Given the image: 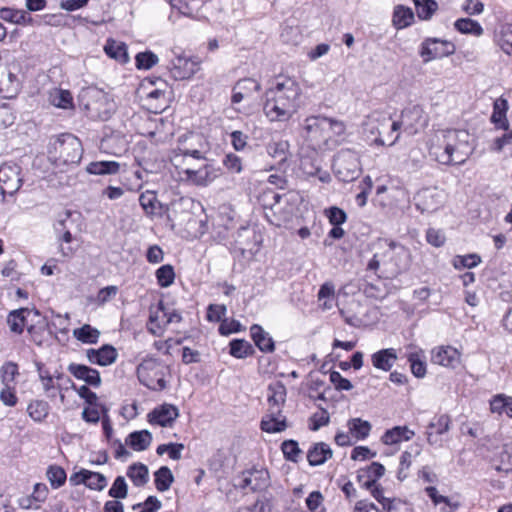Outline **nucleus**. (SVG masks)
<instances>
[{
  "label": "nucleus",
  "mask_w": 512,
  "mask_h": 512,
  "mask_svg": "<svg viewBox=\"0 0 512 512\" xmlns=\"http://www.w3.org/2000/svg\"><path fill=\"white\" fill-rule=\"evenodd\" d=\"M426 240L435 247H441L444 245L446 238L441 230L429 228L426 232Z\"/></svg>",
  "instance_id": "obj_60"
},
{
  "label": "nucleus",
  "mask_w": 512,
  "mask_h": 512,
  "mask_svg": "<svg viewBox=\"0 0 512 512\" xmlns=\"http://www.w3.org/2000/svg\"><path fill=\"white\" fill-rule=\"evenodd\" d=\"M391 117L383 112L374 111L364 123L365 130L372 135H377L374 143L377 145H385L386 142L381 137L388 129L391 130Z\"/></svg>",
  "instance_id": "obj_12"
},
{
  "label": "nucleus",
  "mask_w": 512,
  "mask_h": 512,
  "mask_svg": "<svg viewBox=\"0 0 512 512\" xmlns=\"http://www.w3.org/2000/svg\"><path fill=\"white\" fill-rule=\"evenodd\" d=\"M27 412L34 421L41 422L49 413V404L44 400H34L28 405Z\"/></svg>",
  "instance_id": "obj_42"
},
{
  "label": "nucleus",
  "mask_w": 512,
  "mask_h": 512,
  "mask_svg": "<svg viewBox=\"0 0 512 512\" xmlns=\"http://www.w3.org/2000/svg\"><path fill=\"white\" fill-rule=\"evenodd\" d=\"M302 89L288 76H278L274 85L266 90L264 113L271 121H287L299 109Z\"/></svg>",
  "instance_id": "obj_1"
},
{
  "label": "nucleus",
  "mask_w": 512,
  "mask_h": 512,
  "mask_svg": "<svg viewBox=\"0 0 512 512\" xmlns=\"http://www.w3.org/2000/svg\"><path fill=\"white\" fill-rule=\"evenodd\" d=\"M117 351L111 345H103L99 349H88L87 358L90 363L100 366H108L114 363L117 359Z\"/></svg>",
  "instance_id": "obj_19"
},
{
  "label": "nucleus",
  "mask_w": 512,
  "mask_h": 512,
  "mask_svg": "<svg viewBox=\"0 0 512 512\" xmlns=\"http://www.w3.org/2000/svg\"><path fill=\"white\" fill-rule=\"evenodd\" d=\"M481 262V257L478 254L472 253L467 255H457L454 257L452 264L455 269L460 270L463 268H474Z\"/></svg>",
  "instance_id": "obj_45"
},
{
  "label": "nucleus",
  "mask_w": 512,
  "mask_h": 512,
  "mask_svg": "<svg viewBox=\"0 0 512 512\" xmlns=\"http://www.w3.org/2000/svg\"><path fill=\"white\" fill-rule=\"evenodd\" d=\"M138 69L148 70L158 62V56L151 51L140 52L135 57Z\"/></svg>",
  "instance_id": "obj_50"
},
{
  "label": "nucleus",
  "mask_w": 512,
  "mask_h": 512,
  "mask_svg": "<svg viewBox=\"0 0 512 512\" xmlns=\"http://www.w3.org/2000/svg\"><path fill=\"white\" fill-rule=\"evenodd\" d=\"M21 90V82L17 75L8 71L0 76V97L4 99L15 98Z\"/></svg>",
  "instance_id": "obj_21"
},
{
  "label": "nucleus",
  "mask_w": 512,
  "mask_h": 512,
  "mask_svg": "<svg viewBox=\"0 0 512 512\" xmlns=\"http://www.w3.org/2000/svg\"><path fill=\"white\" fill-rule=\"evenodd\" d=\"M120 170L116 161H95L86 166V171L92 175H115Z\"/></svg>",
  "instance_id": "obj_29"
},
{
  "label": "nucleus",
  "mask_w": 512,
  "mask_h": 512,
  "mask_svg": "<svg viewBox=\"0 0 512 512\" xmlns=\"http://www.w3.org/2000/svg\"><path fill=\"white\" fill-rule=\"evenodd\" d=\"M167 370V367H165L162 363H160L158 360L149 358L143 360L139 366L137 367V374L139 379H146L147 382L151 383V379L149 378V375L154 374V376H157V373L164 372Z\"/></svg>",
  "instance_id": "obj_28"
},
{
  "label": "nucleus",
  "mask_w": 512,
  "mask_h": 512,
  "mask_svg": "<svg viewBox=\"0 0 512 512\" xmlns=\"http://www.w3.org/2000/svg\"><path fill=\"white\" fill-rule=\"evenodd\" d=\"M151 442L152 434L148 430L132 432L126 440V443L135 451L146 450Z\"/></svg>",
  "instance_id": "obj_31"
},
{
  "label": "nucleus",
  "mask_w": 512,
  "mask_h": 512,
  "mask_svg": "<svg viewBox=\"0 0 512 512\" xmlns=\"http://www.w3.org/2000/svg\"><path fill=\"white\" fill-rule=\"evenodd\" d=\"M388 249L384 252V257L389 258V264L393 266L394 273H400L405 270L409 264V251L400 243L395 241L387 242Z\"/></svg>",
  "instance_id": "obj_13"
},
{
  "label": "nucleus",
  "mask_w": 512,
  "mask_h": 512,
  "mask_svg": "<svg viewBox=\"0 0 512 512\" xmlns=\"http://www.w3.org/2000/svg\"><path fill=\"white\" fill-rule=\"evenodd\" d=\"M451 419L448 415L443 414L435 417L428 425L426 435L427 441L430 445L441 446V441L437 435H442L449 431Z\"/></svg>",
  "instance_id": "obj_18"
},
{
  "label": "nucleus",
  "mask_w": 512,
  "mask_h": 512,
  "mask_svg": "<svg viewBox=\"0 0 512 512\" xmlns=\"http://www.w3.org/2000/svg\"><path fill=\"white\" fill-rule=\"evenodd\" d=\"M289 142L286 140H278V141H272L270 142L266 149L267 153L275 158L278 159L280 162L286 160L287 152L289 150Z\"/></svg>",
  "instance_id": "obj_43"
},
{
  "label": "nucleus",
  "mask_w": 512,
  "mask_h": 512,
  "mask_svg": "<svg viewBox=\"0 0 512 512\" xmlns=\"http://www.w3.org/2000/svg\"><path fill=\"white\" fill-rule=\"evenodd\" d=\"M68 371L75 378L85 381L90 386L99 387L101 385V377L96 369L86 365L72 363L68 366Z\"/></svg>",
  "instance_id": "obj_20"
},
{
  "label": "nucleus",
  "mask_w": 512,
  "mask_h": 512,
  "mask_svg": "<svg viewBox=\"0 0 512 512\" xmlns=\"http://www.w3.org/2000/svg\"><path fill=\"white\" fill-rule=\"evenodd\" d=\"M393 25L396 29H403L410 26L414 21L412 9L402 5L396 6L393 12Z\"/></svg>",
  "instance_id": "obj_35"
},
{
  "label": "nucleus",
  "mask_w": 512,
  "mask_h": 512,
  "mask_svg": "<svg viewBox=\"0 0 512 512\" xmlns=\"http://www.w3.org/2000/svg\"><path fill=\"white\" fill-rule=\"evenodd\" d=\"M0 183L4 185L0 188L2 194L12 195L17 192L22 185V179L19 177V167L8 164L1 165Z\"/></svg>",
  "instance_id": "obj_15"
},
{
  "label": "nucleus",
  "mask_w": 512,
  "mask_h": 512,
  "mask_svg": "<svg viewBox=\"0 0 512 512\" xmlns=\"http://www.w3.org/2000/svg\"><path fill=\"white\" fill-rule=\"evenodd\" d=\"M218 171L208 160L200 163L199 168H182L181 179L195 185H207L218 176Z\"/></svg>",
  "instance_id": "obj_11"
},
{
  "label": "nucleus",
  "mask_w": 512,
  "mask_h": 512,
  "mask_svg": "<svg viewBox=\"0 0 512 512\" xmlns=\"http://www.w3.org/2000/svg\"><path fill=\"white\" fill-rule=\"evenodd\" d=\"M455 51L456 46L451 41L430 37L421 43L419 55L423 58L424 62H429L453 55Z\"/></svg>",
  "instance_id": "obj_9"
},
{
  "label": "nucleus",
  "mask_w": 512,
  "mask_h": 512,
  "mask_svg": "<svg viewBox=\"0 0 512 512\" xmlns=\"http://www.w3.org/2000/svg\"><path fill=\"white\" fill-rule=\"evenodd\" d=\"M85 474L87 476V481L85 485L89 489L101 491L106 487L107 479L103 474L89 470H87Z\"/></svg>",
  "instance_id": "obj_49"
},
{
  "label": "nucleus",
  "mask_w": 512,
  "mask_h": 512,
  "mask_svg": "<svg viewBox=\"0 0 512 512\" xmlns=\"http://www.w3.org/2000/svg\"><path fill=\"white\" fill-rule=\"evenodd\" d=\"M1 378L4 386L11 385L14 382L16 375H18V365L14 362H6L1 367Z\"/></svg>",
  "instance_id": "obj_55"
},
{
  "label": "nucleus",
  "mask_w": 512,
  "mask_h": 512,
  "mask_svg": "<svg viewBox=\"0 0 512 512\" xmlns=\"http://www.w3.org/2000/svg\"><path fill=\"white\" fill-rule=\"evenodd\" d=\"M333 452L330 446L324 442L314 444L307 452V460L311 466L324 464L331 458Z\"/></svg>",
  "instance_id": "obj_23"
},
{
  "label": "nucleus",
  "mask_w": 512,
  "mask_h": 512,
  "mask_svg": "<svg viewBox=\"0 0 512 512\" xmlns=\"http://www.w3.org/2000/svg\"><path fill=\"white\" fill-rule=\"evenodd\" d=\"M372 496L383 506L387 512H393L394 503L390 498L383 496V489L380 486H375L371 491Z\"/></svg>",
  "instance_id": "obj_61"
},
{
  "label": "nucleus",
  "mask_w": 512,
  "mask_h": 512,
  "mask_svg": "<svg viewBox=\"0 0 512 512\" xmlns=\"http://www.w3.org/2000/svg\"><path fill=\"white\" fill-rule=\"evenodd\" d=\"M330 381L334 384L336 390L339 391H349L353 388L351 382L348 379L342 377V375L337 371H332L330 373Z\"/></svg>",
  "instance_id": "obj_62"
},
{
  "label": "nucleus",
  "mask_w": 512,
  "mask_h": 512,
  "mask_svg": "<svg viewBox=\"0 0 512 512\" xmlns=\"http://www.w3.org/2000/svg\"><path fill=\"white\" fill-rule=\"evenodd\" d=\"M270 485V476L266 469H251L235 479V487L250 489L252 492L263 491Z\"/></svg>",
  "instance_id": "obj_10"
},
{
  "label": "nucleus",
  "mask_w": 512,
  "mask_h": 512,
  "mask_svg": "<svg viewBox=\"0 0 512 512\" xmlns=\"http://www.w3.org/2000/svg\"><path fill=\"white\" fill-rule=\"evenodd\" d=\"M48 159L56 167L77 165L83 155L82 143L73 134L63 133L50 139Z\"/></svg>",
  "instance_id": "obj_3"
},
{
  "label": "nucleus",
  "mask_w": 512,
  "mask_h": 512,
  "mask_svg": "<svg viewBox=\"0 0 512 512\" xmlns=\"http://www.w3.org/2000/svg\"><path fill=\"white\" fill-rule=\"evenodd\" d=\"M333 169L341 181L350 182L355 180L360 173L356 152L349 149L339 151L334 157Z\"/></svg>",
  "instance_id": "obj_8"
},
{
  "label": "nucleus",
  "mask_w": 512,
  "mask_h": 512,
  "mask_svg": "<svg viewBox=\"0 0 512 512\" xmlns=\"http://www.w3.org/2000/svg\"><path fill=\"white\" fill-rule=\"evenodd\" d=\"M251 337L255 343V345L259 348L260 351L270 353L275 349V344L273 339L269 336L267 332L263 330V328L258 324H253L250 327Z\"/></svg>",
  "instance_id": "obj_25"
},
{
  "label": "nucleus",
  "mask_w": 512,
  "mask_h": 512,
  "mask_svg": "<svg viewBox=\"0 0 512 512\" xmlns=\"http://www.w3.org/2000/svg\"><path fill=\"white\" fill-rule=\"evenodd\" d=\"M411 366V372L417 378H422L426 374V364L421 361L417 354L411 353L408 357Z\"/></svg>",
  "instance_id": "obj_58"
},
{
  "label": "nucleus",
  "mask_w": 512,
  "mask_h": 512,
  "mask_svg": "<svg viewBox=\"0 0 512 512\" xmlns=\"http://www.w3.org/2000/svg\"><path fill=\"white\" fill-rule=\"evenodd\" d=\"M226 313L225 305L210 304L207 311V319L212 322H219Z\"/></svg>",
  "instance_id": "obj_64"
},
{
  "label": "nucleus",
  "mask_w": 512,
  "mask_h": 512,
  "mask_svg": "<svg viewBox=\"0 0 512 512\" xmlns=\"http://www.w3.org/2000/svg\"><path fill=\"white\" fill-rule=\"evenodd\" d=\"M326 212L329 222L333 226L341 225L345 223L347 219L346 213L338 207H330Z\"/></svg>",
  "instance_id": "obj_63"
},
{
  "label": "nucleus",
  "mask_w": 512,
  "mask_h": 512,
  "mask_svg": "<svg viewBox=\"0 0 512 512\" xmlns=\"http://www.w3.org/2000/svg\"><path fill=\"white\" fill-rule=\"evenodd\" d=\"M414 434V431L408 429L406 426H396L384 433L382 441L386 445H393L401 442L402 440H410Z\"/></svg>",
  "instance_id": "obj_27"
},
{
  "label": "nucleus",
  "mask_w": 512,
  "mask_h": 512,
  "mask_svg": "<svg viewBox=\"0 0 512 512\" xmlns=\"http://www.w3.org/2000/svg\"><path fill=\"white\" fill-rule=\"evenodd\" d=\"M165 375L166 371L157 373V376H154V374L149 375V378L151 379L150 382H147L146 379H139V381L146 386L147 388L154 390V391H162L167 387V383L165 381Z\"/></svg>",
  "instance_id": "obj_53"
},
{
  "label": "nucleus",
  "mask_w": 512,
  "mask_h": 512,
  "mask_svg": "<svg viewBox=\"0 0 512 512\" xmlns=\"http://www.w3.org/2000/svg\"><path fill=\"white\" fill-rule=\"evenodd\" d=\"M428 115L420 105H413L405 108L401 112L399 121H392L391 132H396L403 128L409 135L417 134L428 125Z\"/></svg>",
  "instance_id": "obj_6"
},
{
  "label": "nucleus",
  "mask_w": 512,
  "mask_h": 512,
  "mask_svg": "<svg viewBox=\"0 0 512 512\" xmlns=\"http://www.w3.org/2000/svg\"><path fill=\"white\" fill-rule=\"evenodd\" d=\"M454 27L462 34H472L474 36H481L484 32L481 25L470 18H460L454 23Z\"/></svg>",
  "instance_id": "obj_37"
},
{
  "label": "nucleus",
  "mask_w": 512,
  "mask_h": 512,
  "mask_svg": "<svg viewBox=\"0 0 512 512\" xmlns=\"http://www.w3.org/2000/svg\"><path fill=\"white\" fill-rule=\"evenodd\" d=\"M154 476L156 489L160 492L167 491L174 482V476L167 466L160 467Z\"/></svg>",
  "instance_id": "obj_38"
},
{
  "label": "nucleus",
  "mask_w": 512,
  "mask_h": 512,
  "mask_svg": "<svg viewBox=\"0 0 512 512\" xmlns=\"http://www.w3.org/2000/svg\"><path fill=\"white\" fill-rule=\"evenodd\" d=\"M329 421H330L329 413L327 412L326 409L321 408L319 412L314 413L310 417L309 428L312 431H317L321 427L328 425Z\"/></svg>",
  "instance_id": "obj_56"
},
{
  "label": "nucleus",
  "mask_w": 512,
  "mask_h": 512,
  "mask_svg": "<svg viewBox=\"0 0 512 512\" xmlns=\"http://www.w3.org/2000/svg\"><path fill=\"white\" fill-rule=\"evenodd\" d=\"M328 125V117H307L302 124L301 136L313 149L321 148L331 139L326 131Z\"/></svg>",
  "instance_id": "obj_7"
},
{
  "label": "nucleus",
  "mask_w": 512,
  "mask_h": 512,
  "mask_svg": "<svg viewBox=\"0 0 512 512\" xmlns=\"http://www.w3.org/2000/svg\"><path fill=\"white\" fill-rule=\"evenodd\" d=\"M198 69L195 61L178 56L171 62L170 73L175 80H184L192 77Z\"/></svg>",
  "instance_id": "obj_17"
},
{
  "label": "nucleus",
  "mask_w": 512,
  "mask_h": 512,
  "mask_svg": "<svg viewBox=\"0 0 512 512\" xmlns=\"http://www.w3.org/2000/svg\"><path fill=\"white\" fill-rule=\"evenodd\" d=\"M347 427L351 435H353L357 440H363L368 437L371 431V424L360 418H352L348 421Z\"/></svg>",
  "instance_id": "obj_36"
},
{
  "label": "nucleus",
  "mask_w": 512,
  "mask_h": 512,
  "mask_svg": "<svg viewBox=\"0 0 512 512\" xmlns=\"http://www.w3.org/2000/svg\"><path fill=\"white\" fill-rule=\"evenodd\" d=\"M179 416V410L172 404H162L148 414V421L162 427H171Z\"/></svg>",
  "instance_id": "obj_14"
},
{
  "label": "nucleus",
  "mask_w": 512,
  "mask_h": 512,
  "mask_svg": "<svg viewBox=\"0 0 512 512\" xmlns=\"http://www.w3.org/2000/svg\"><path fill=\"white\" fill-rule=\"evenodd\" d=\"M417 16L421 20H429L438 9L435 0H413Z\"/></svg>",
  "instance_id": "obj_41"
},
{
  "label": "nucleus",
  "mask_w": 512,
  "mask_h": 512,
  "mask_svg": "<svg viewBox=\"0 0 512 512\" xmlns=\"http://www.w3.org/2000/svg\"><path fill=\"white\" fill-rule=\"evenodd\" d=\"M443 134V151L436 159L443 165H462L473 153L471 135L466 130L448 129Z\"/></svg>",
  "instance_id": "obj_2"
},
{
  "label": "nucleus",
  "mask_w": 512,
  "mask_h": 512,
  "mask_svg": "<svg viewBox=\"0 0 512 512\" xmlns=\"http://www.w3.org/2000/svg\"><path fill=\"white\" fill-rule=\"evenodd\" d=\"M52 103L58 108L68 109L73 107V97L68 90H59L52 96Z\"/></svg>",
  "instance_id": "obj_54"
},
{
  "label": "nucleus",
  "mask_w": 512,
  "mask_h": 512,
  "mask_svg": "<svg viewBox=\"0 0 512 512\" xmlns=\"http://www.w3.org/2000/svg\"><path fill=\"white\" fill-rule=\"evenodd\" d=\"M396 360L397 354L393 348L381 349L371 355L373 366L386 372L391 370Z\"/></svg>",
  "instance_id": "obj_22"
},
{
  "label": "nucleus",
  "mask_w": 512,
  "mask_h": 512,
  "mask_svg": "<svg viewBox=\"0 0 512 512\" xmlns=\"http://www.w3.org/2000/svg\"><path fill=\"white\" fill-rule=\"evenodd\" d=\"M38 371L44 391L49 398H54L56 396V389H61L60 384L55 385L54 376L50 375L47 371H43L41 367L38 368Z\"/></svg>",
  "instance_id": "obj_46"
},
{
  "label": "nucleus",
  "mask_w": 512,
  "mask_h": 512,
  "mask_svg": "<svg viewBox=\"0 0 512 512\" xmlns=\"http://www.w3.org/2000/svg\"><path fill=\"white\" fill-rule=\"evenodd\" d=\"M79 106L92 119L108 120L115 111L113 99L96 86L84 87L78 95Z\"/></svg>",
  "instance_id": "obj_4"
},
{
  "label": "nucleus",
  "mask_w": 512,
  "mask_h": 512,
  "mask_svg": "<svg viewBox=\"0 0 512 512\" xmlns=\"http://www.w3.org/2000/svg\"><path fill=\"white\" fill-rule=\"evenodd\" d=\"M108 495L114 499H125L127 497L128 486L123 476L116 477L108 491Z\"/></svg>",
  "instance_id": "obj_47"
},
{
  "label": "nucleus",
  "mask_w": 512,
  "mask_h": 512,
  "mask_svg": "<svg viewBox=\"0 0 512 512\" xmlns=\"http://www.w3.org/2000/svg\"><path fill=\"white\" fill-rule=\"evenodd\" d=\"M73 335L77 340L83 343L95 344L98 342L100 332L91 325L85 324L82 327L75 329L73 331Z\"/></svg>",
  "instance_id": "obj_40"
},
{
  "label": "nucleus",
  "mask_w": 512,
  "mask_h": 512,
  "mask_svg": "<svg viewBox=\"0 0 512 512\" xmlns=\"http://www.w3.org/2000/svg\"><path fill=\"white\" fill-rule=\"evenodd\" d=\"M286 400V388L283 383L275 382L268 386V414L261 421V429L268 433L284 431L287 427L286 417L281 407Z\"/></svg>",
  "instance_id": "obj_5"
},
{
  "label": "nucleus",
  "mask_w": 512,
  "mask_h": 512,
  "mask_svg": "<svg viewBox=\"0 0 512 512\" xmlns=\"http://www.w3.org/2000/svg\"><path fill=\"white\" fill-rule=\"evenodd\" d=\"M500 45L502 50L512 55V25H506L502 29V37L500 39Z\"/></svg>",
  "instance_id": "obj_59"
},
{
  "label": "nucleus",
  "mask_w": 512,
  "mask_h": 512,
  "mask_svg": "<svg viewBox=\"0 0 512 512\" xmlns=\"http://www.w3.org/2000/svg\"><path fill=\"white\" fill-rule=\"evenodd\" d=\"M104 50L109 57L119 61L120 63H127L129 61V55L125 43L108 40Z\"/></svg>",
  "instance_id": "obj_34"
},
{
  "label": "nucleus",
  "mask_w": 512,
  "mask_h": 512,
  "mask_svg": "<svg viewBox=\"0 0 512 512\" xmlns=\"http://www.w3.org/2000/svg\"><path fill=\"white\" fill-rule=\"evenodd\" d=\"M0 18L3 21L13 24L24 25L31 24L32 18L24 10H17L9 7L0 8Z\"/></svg>",
  "instance_id": "obj_30"
},
{
  "label": "nucleus",
  "mask_w": 512,
  "mask_h": 512,
  "mask_svg": "<svg viewBox=\"0 0 512 512\" xmlns=\"http://www.w3.org/2000/svg\"><path fill=\"white\" fill-rule=\"evenodd\" d=\"M156 279L160 287L167 288L174 283L175 272L170 264L161 266L156 270Z\"/></svg>",
  "instance_id": "obj_44"
},
{
  "label": "nucleus",
  "mask_w": 512,
  "mask_h": 512,
  "mask_svg": "<svg viewBox=\"0 0 512 512\" xmlns=\"http://www.w3.org/2000/svg\"><path fill=\"white\" fill-rule=\"evenodd\" d=\"M32 311L28 308H20L11 311L7 318L10 330L14 333L21 334L26 325V318Z\"/></svg>",
  "instance_id": "obj_32"
},
{
  "label": "nucleus",
  "mask_w": 512,
  "mask_h": 512,
  "mask_svg": "<svg viewBox=\"0 0 512 512\" xmlns=\"http://www.w3.org/2000/svg\"><path fill=\"white\" fill-rule=\"evenodd\" d=\"M229 346L230 354L235 358L243 359L254 354L253 346L243 339H234Z\"/></svg>",
  "instance_id": "obj_39"
},
{
  "label": "nucleus",
  "mask_w": 512,
  "mask_h": 512,
  "mask_svg": "<svg viewBox=\"0 0 512 512\" xmlns=\"http://www.w3.org/2000/svg\"><path fill=\"white\" fill-rule=\"evenodd\" d=\"M431 361L434 364L454 369L460 364V353L452 346H440L432 350Z\"/></svg>",
  "instance_id": "obj_16"
},
{
  "label": "nucleus",
  "mask_w": 512,
  "mask_h": 512,
  "mask_svg": "<svg viewBox=\"0 0 512 512\" xmlns=\"http://www.w3.org/2000/svg\"><path fill=\"white\" fill-rule=\"evenodd\" d=\"M127 476L135 486H144L149 480L148 467L142 463H134L128 467Z\"/></svg>",
  "instance_id": "obj_33"
},
{
  "label": "nucleus",
  "mask_w": 512,
  "mask_h": 512,
  "mask_svg": "<svg viewBox=\"0 0 512 512\" xmlns=\"http://www.w3.org/2000/svg\"><path fill=\"white\" fill-rule=\"evenodd\" d=\"M281 450L284 454V457L294 463L298 462L300 454L302 453L298 443L295 440H285L281 444Z\"/></svg>",
  "instance_id": "obj_48"
},
{
  "label": "nucleus",
  "mask_w": 512,
  "mask_h": 512,
  "mask_svg": "<svg viewBox=\"0 0 512 512\" xmlns=\"http://www.w3.org/2000/svg\"><path fill=\"white\" fill-rule=\"evenodd\" d=\"M508 110V102L504 98H498L493 104V112L491 115V122L498 129L508 130L509 122L506 114Z\"/></svg>",
  "instance_id": "obj_26"
},
{
  "label": "nucleus",
  "mask_w": 512,
  "mask_h": 512,
  "mask_svg": "<svg viewBox=\"0 0 512 512\" xmlns=\"http://www.w3.org/2000/svg\"><path fill=\"white\" fill-rule=\"evenodd\" d=\"M47 477L54 488L62 486L66 481V472L59 466H50L47 470Z\"/></svg>",
  "instance_id": "obj_52"
},
{
  "label": "nucleus",
  "mask_w": 512,
  "mask_h": 512,
  "mask_svg": "<svg viewBox=\"0 0 512 512\" xmlns=\"http://www.w3.org/2000/svg\"><path fill=\"white\" fill-rule=\"evenodd\" d=\"M139 203L147 214H154L157 197L152 191H146L139 196Z\"/></svg>",
  "instance_id": "obj_57"
},
{
  "label": "nucleus",
  "mask_w": 512,
  "mask_h": 512,
  "mask_svg": "<svg viewBox=\"0 0 512 512\" xmlns=\"http://www.w3.org/2000/svg\"><path fill=\"white\" fill-rule=\"evenodd\" d=\"M250 86H253L255 91H260V89H261L260 83L256 82L253 79H243V80L238 81L236 86L233 89L234 92H233V95L231 98L232 103L233 104L240 103L244 98V95L240 91H236L237 88H241V89L242 88H250Z\"/></svg>",
  "instance_id": "obj_51"
},
{
  "label": "nucleus",
  "mask_w": 512,
  "mask_h": 512,
  "mask_svg": "<svg viewBox=\"0 0 512 512\" xmlns=\"http://www.w3.org/2000/svg\"><path fill=\"white\" fill-rule=\"evenodd\" d=\"M437 193L434 189L425 188L419 191L416 196V207L421 212H431L437 209Z\"/></svg>",
  "instance_id": "obj_24"
}]
</instances>
